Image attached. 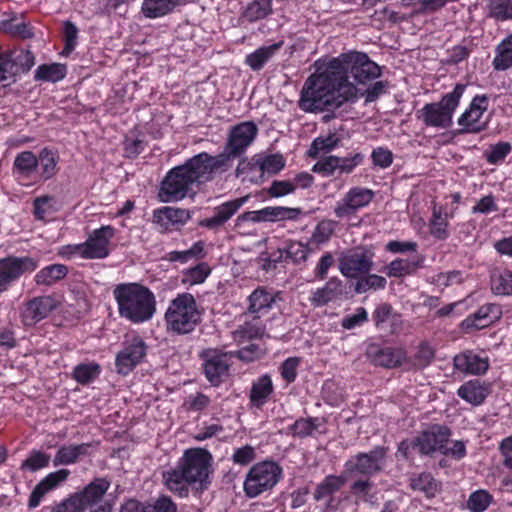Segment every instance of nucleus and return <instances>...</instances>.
Returning <instances> with one entry per match:
<instances>
[{
	"mask_svg": "<svg viewBox=\"0 0 512 512\" xmlns=\"http://www.w3.org/2000/svg\"><path fill=\"white\" fill-rule=\"evenodd\" d=\"M419 267L420 261L398 258L387 266V275L400 278L415 273Z\"/></svg>",
	"mask_w": 512,
	"mask_h": 512,
	"instance_id": "c03bdc74",
	"label": "nucleus"
},
{
	"mask_svg": "<svg viewBox=\"0 0 512 512\" xmlns=\"http://www.w3.org/2000/svg\"><path fill=\"white\" fill-rule=\"evenodd\" d=\"M458 395L462 399L474 405L481 404L487 396V389L479 380H471L458 389Z\"/></svg>",
	"mask_w": 512,
	"mask_h": 512,
	"instance_id": "4c0bfd02",
	"label": "nucleus"
},
{
	"mask_svg": "<svg viewBox=\"0 0 512 512\" xmlns=\"http://www.w3.org/2000/svg\"><path fill=\"white\" fill-rule=\"evenodd\" d=\"M388 88L387 81H377L370 85L363 93L362 96L365 97L366 102H373L378 99V97L386 92Z\"/></svg>",
	"mask_w": 512,
	"mask_h": 512,
	"instance_id": "774afa93",
	"label": "nucleus"
},
{
	"mask_svg": "<svg viewBox=\"0 0 512 512\" xmlns=\"http://www.w3.org/2000/svg\"><path fill=\"white\" fill-rule=\"evenodd\" d=\"M466 89L465 84H457L453 91L447 93L439 102L426 104L418 111L419 118L426 126L448 128L452 124V116Z\"/></svg>",
	"mask_w": 512,
	"mask_h": 512,
	"instance_id": "39448f33",
	"label": "nucleus"
},
{
	"mask_svg": "<svg viewBox=\"0 0 512 512\" xmlns=\"http://www.w3.org/2000/svg\"><path fill=\"white\" fill-rule=\"evenodd\" d=\"M70 475L68 469H60L58 471L49 473L44 479H42L32 491L29 498V507L35 508L39 505L42 497L50 490L56 488L58 485L67 480Z\"/></svg>",
	"mask_w": 512,
	"mask_h": 512,
	"instance_id": "5701e85b",
	"label": "nucleus"
},
{
	"mask_svg": "<svg viewBox=\"0 0 512 512\" xmlns=\"http://www.w3.org/2000/svg\"><path fill=\"white\" fill-rule=\"evenodd\" d=\"M190 212L186 209L163 207L153 213V222L163 230H170L175 225H183L190 219Z\"/></svg>",
	"mask_w": 512,
	"mask_h": 512,
	"instance_id": "b1692460",
	"label": "nucleus"
},
{
	"mask_svg": "<svg viewBox=\"0 0 512 512\" xmlns=\"http://www.w3.org/2000/svg\"><path fill=\"white\" fill-rule=\"evenodd\" d=\"M203 251L202 242H196L193 246L185 251H171L167 254V260L170 262L186 263L190 259L196 258L201 255Z\"/></svg>",
	"mask_w": 512,
	"mask_h": 512,
	"instance_id": "6e6d98bb",
	"label": "nucleus"
},
{
	"mask_svg": "<svg viewBox=\"0 0 512 512\" xmlns=\"http://www.w3.org/2000/svg\"><path fill=\"white\" fill-rule=\"evenodd\" d=\"M410 487L414 491L422 492L428 498H433L438 489V483L430 473H421L417 477L411 478Z\"/></svg>",
	"mask_w": 512,
	"mask_h": 512,
	"instance_id": "37998d69",
	"label": "nucleus"
},
{
	"mask_svg": "<svg viewBox=\"0 0 512 512\" xmlns=\"http://www.w3.org/2000/svg\"><path fill=\"white\" fill-rule=\"evenodd\" d=\"M512 66V33L496 47L493 59L495 70L504 71Z\"/></svg>",
	"mask_w": 512,
	"mask_h": 512,
	"instance_id": "ea45409f",
	"label": "nucleus"
},
{
	"mask_svg": "<svg viewBox=\"0 0 512 512\" xmlns=\"http://www.w3.org/2000/svg\"><path fill=\"white\" fill-rule=\"evenodd\" d=\"M388 448L377 446L368 453H358L345 463V469L350 473L371 476L383 471Z\"/></svg>",
	"mask_w": 512,
	"mask_h": 512,
	"instance_id": "9b49d317",
	"label": "nucleus"
},
{
	"mask_svg": "<svg viewBox=\"0 0 512 512\" xmlns=\"http://www.w3.org/2000/svg\"><path fill=\"white\" fill-rule=\"evenodd\" d=\"M371 157L373 164L381 168L389 167L393 161L392 152L382 147L374 149Z\"/></svg>",
	"mask_w": 512,
	"mask_h": 512,
	"instance_id": "338daca9",
	"label": "nucleus"
},
{
	"mask_svg": "<svg viewBox=\"0 0 512 512\" xmlns=\"http://www.w3.org/2000/svg\"><path fill=\"white\" fill-rule=\"evenodd\" d=\"M344 293L343 281L337 277L330 278L324 287L317 289L311 302L315 306H324L327 303L341 297Z\"/></svg>",
	"mask_w": 512,
	"mask_h": 512,
	"instance_id": "c85d7f7f",
	"label": "nucleus"
},
{
	"mask_svg": "<svg viewBox=\"0 0 512 512\" xmlns=\"http://www.w3.org/2000/svg\"><path fill=\"white\" fill-rule=\"evenodd\" d=\"M318 161L314 164L312 171L321 174L324 177L332 176L338 171L339 157L334 155H321L317 157Z\"/></svg>",
	"mask_w": 512,
	"mask_h": 512,
	"instance_id": "8fccbe9b",
	"label": "nucleus"
},
{
	"mask_svg": "<svg viewBox=\"0 0 512 512\" xmlns=\"http://www.w3.org/2000/svg\"><path fill=\"white\" fill-rule=\"evenodd\" d=\"M271 12V0H253L245 9L242 17L249 22L265 18Z\"/></svg>",
	"mask_w": 512,
	"mask_h": 512,
	"instance_id": "a18cd8bd",
	"label": "nucleus"
},
{
	"mask_svg": "<svg viewBox=\"0 0 512 512\" xmlns=\"http://www.w3.org/2000/svg\"><path fill=\"white\" fill-rule=\"evenodd\" d=\"M146 344L135 337L116 356V367L120 374H128L146 355Z\"/></svg>",
	"mask_w": 512,
	"mask_h": 512,
	"instance_id": "f3484780",
	"label": "nucleus"
},
{
	"mask_svg": "<svg viewBox=\"0 0 512 512\" xmlns=\"http://www.w3.org/2000/svg\"><path fill=\"white\" fill-rule=\"evenodd\" d=\"M491 289L497 295H512V272L504 270L493 273L491 276Z\"/></svg>",
	"mask_w": 512,
	"mask_h": 512,
	"instance_id": "49530a36",
	"label": "nucleus"
},
{
	"mask_svg": "<svg viewBox=\"0 0 512 512\" xmlns=\"http://www.w3.org/2000/svg\"><path fill=\"white\" fill-rule=\"evenodd\" d=\"M14 167L19 174L30 176L38 167V158L31 151L21 152L14 160Z\"/></svg>",
	"mask_w": 512,
	"mask_h": 512,
	"instance_id": "de8ad7c7",
	"label": "nucleus"
},
{
	"mask_svg": "<svg viewBox=\"0 0 512 512\" xmlns=\"http://www.w3.org/2000/svg\"><path fill=\"white\" fill-rule=\"evenodd\" d=\"M356 282L353 285V290L356 294H365L370 291H377L385 289L387 280L385 277L371 274H361L355 278Z\"/></svg>",
	"mask_w": 512,
	"mask_h": 512,
	"instance_id": "c9c22d12",
	"label": "nucleus"
},
{
	"mask_svg": "<svg viewBox=\"0 0 512 512\" xmlns=\"http://www.w3.org/2000/svg\"><path fill=\"white\" fill-rule=\"evenodd\" d=\"M50 457L43 452L33 451L29 457L23 462L22 467H26L31 471H36L49 464Z\"/></svg>",
	"mask_w": 512,
	"mask_h": 512,
	"instance_id": "bf43d9fd",
	"label": "nucleus"
},
{
	"mask_svg": "<svg viewBox=\"0 0 512 512\" xmlns=\"http://www.w3.org/2000/svg\"><path fill=\"white\" fill-rule=\"evenodd\" d=\"M5 61L9 66L8 77H12L18 73H25L35 64L34 55L28 50H7L3 52Z\"/></svg>",
	"mask_w": 512,
	"mask_h": 512,
	"instance_id": "393cba45",
	"label": "nucleus"
},
{
	"mask_svg": "<svg viewBox=\"0 0 512 512\" xmlns=\"http://www.w3.org/2000/svg\"><path fill=\"white\" fill-rule=\"evenodd\" d=\"M210 274V268L207 263H200L184 273L182 282L184 284L195 285L205 281Z\"/></svg>",
	"mask_w": 512,
	"mask_h": 512,
	"instance_id": "864d4df0",
	"label": "nucleus"
},
{
	"mask_svg": "<svg viewBox=\"0 0 512 512\" xmlns=\"http://www.w3.org/2000/svg\"><path fill=\"white\" fill-rule=\"evenodd\" d=\"M68 273V268L62 264H52L41 269L35 276L39 285L50 286L63 279Z\"/></svg>",
	"mask_w": 512,
	"mask_h": 512,
	"instance_id": "58836bf2",
	"label": "nucleus"
},
{
	"mask_svg": "<svg viewBox=\"0 0 512 512\" xmlns=\"http://www.w3.org/2000/svg\"><path fill=\"white\" fill-rule=\"evenodd\" d=\"M441 454L450 456L454 459L460 460L466 455V447L464 442L462 441H452L447 442L443 445V449L441 450Z\"/></svg>",
	"mask_w": 512,
	"mask_h": 512,
	"instance_id": "e2e57ef3",
	"label": "nucleus"
},
{
	"mask_svg": "<svg viewBox=\"0 0 512 512\" xmlns=\"http://www.w3.org/2000/svg\"><path fill=\"white\" fill-rule=\"evenodd\" d=\"M374 194L372 190L361 187H354L350 189L341 202H338L334 209V213L338 218H344L352 215L359 208L368 205Z\"/></svg>",
	"mask_w": 512,
	"mask_h": 512,
	"instance_id": "dca6fc26",
	"label": "nucleus"
},
{
	"mask_svg": "<svg viewBox=\"0 0 512 512\" xmlns=\"http://www.w3.org/2000/svg\"><path fill=\"white\" fill-rule=\"evenodd\" d=\"M367 355L375 365L385 368L397 367L401 365L405 358V354L401 349L391 347L380 348L375 344L368 346Z\"/></svg>",
	"mask_w": 512,
	"mask_h": 512,
	"instance_id": "4be33fe9",
	"label": "nucleus"
},
{
	"mask_svg": "<svg viewBox=\"0 0 512 512\" xmlns=\"http://www.w3.org/2000/svg\"><path fill=\"white\" fill-rule=\"evenodd\" d=\"M59 305L60 301L53 295L34 297L22 309V322L26 326H33L47 318Z\"/></svg>",
	"mask_w": 512,
	"mask_h": 512,
	"instance_id": "2eb2a0df",
	"label": "nucleus"
},
{
	"mask_svg": "<svg viewBox=\"0 0 512 512\" xmlns=\"http://www.w3.org/2000/svg\"><path fill=\"white\" fill-rule=\"evenodd\" d=\"M491 499L492 497L488 492L478 490L469 496L467 508L471 512H483L489 506Z\"/></svg>",
	"mask_w": 512,
	"mask_h": 512,
	"instance_id": "5fc2aeb1",
	"label": "nucleus"
},
{
	"mask_svg": "<svg viewBox=\"0 0 512 512\" xmlns=\"http://www.w3.org/2000/svg\"><path fill=\"white\" fill-rule=\"evenodd\" d=\"M500 315L501 309L498 305L486 304L481 306L472 316L468 317L464 321V324H466L467 327L480 329L499 319Z\"/></svg>",
	"mask_w": 512,
	"mask_h": 512,
	"instance_id": "473e14b6",
	"label": "nucleus"
},
{
	"mask_svg": "<svg viewBox=\"0 0 512 512\" xmlns=\"http://www.w3.org/2000/svg\"><path fill=\"white\" fill-rule=\"evenodd\" d=\"M283 300L280 296V293H271L267 291L265 288H257L250 296H249V307L248 311L245 314V317H249V315H255L261 312H267L269 308L273 304L277 302V300Z\"/></svg>",
	"mask_w": 512,
	"mask_h": 512,
	"instance_id": "cd10ccee",
	"label": "nucleus"
},
{
	"mask_svg": "<svg viewBox=\"0 0 512 512\" xmlns=\"http://www.w3.org/2000/svg\"><path fill=\"white\" fill-rule=\"evenodd\" d=\"M37 262L31 257H6L0 259V295L22 274L32 272Z\"/></svg>",
	"mask_w": 512,
	"mask_h": 512,
	"instance_id": "ddd939ff",
	"label": "nucleus"
},
{
	"mask_svg": "<svg viewBox=\"0 0 512 512\" xmlns=\"http://www.w3.org/2000/svg\"><path fill=\"white\" fill-rule=\"evenodd\" d=\"M265 353V349L260 345L251 343L240 350L237 351V356L239 359L251 362L257 359L260 355Z\"/></svg>",
	"mask_w": 512,
	"mask_h": 512,
	"instance_id": "0e129e2a",
	"label": "nucleus"
},
{
	"mask_svg": "<svg viewBox=\"0 0 512 512\" xmlns=\"http://www.w3.org/2000/svg\"><path fill=\"white\" fill-rule=\"evenodd\" d=\"M488 108L486 95H477L473 98L469 108L460 116L458 124L463 127V132L478 133L485 129V124L479 122L483 113Z\"/></svg>",
	"mask_w": 512,
	"mask_h": 512,
	"instance_id": "6ab92c4d",
	"label": "nucleus"
},
{
	"mask_svg": "<svg viewBox=\"0 0 512 512\" xmlns=\"http://www.w3.org/2000/svg\"><path fill=\"white\" fill-rule=\"evenodd\" d=\"M143 512H177V505L170 497L161 495L153 504L146 506Z\"/></svg>",
	"mask_w": 512,
	"mask_h": 512,
	"instance_id": "13d9d810",
	"label": "nucleus"
},
{
	"mask_svg": "<svg viewBox=\"0 0 512 512\" xmlns=\"http://www.w3.org/2000/svg\"><path fill=\"white\" fill-rule=\"evenodd\" d=\"M247 196L225 202L214 209V215L204 219L200 225L209 229H217L223 226L246 202Z\"/></svg>",
	"mask_w": 512,
	"mask_h": 512,
	"instance_id": "412c9836",
	"label": "nucleus"
},
{
	"mask_svg": "<svg viewBox=\"0 0 512 512\" xmlns=\"http://www.w3.org/2000/svg\"><path fill=\"white\" fill-rule=\"evenodd\" d=\"M38 166L41 167V175L44 179L51 178L56 173L57 159L55 154L44 148L38 157Z\"/></svg>",
	"mask_w": 512,
	"mask_h": 512,
	"instance_id": "603ef678",
	"label": "nucleus"
},
{
	"mask_svg": "<svg viewBox=\"0 0 512 512\" xmlns=\"http://www.w3.org/2000/svg\"><path fill=\"white\" fill-rule=\"evenodd\" d=\"M283 41L273 43L268 46H262L253 53L248 54L245 63L254 71L260 70L275 55L283 45Z\"/></svg>",
	"mask_w": 512,
	"mask_h": 512,
	"instance_id": "72a5a7b5",
	"label": "nucleus"
},
{
	"mask_svg": "<svg viewBox=\"0 0 512 512\" xmlns=\"http://www.w3.org/2000/svg\"><path fill=\"white\" fill-rule=\"evenodd\" d=\"M110 487L109 481L105 478H97L89 483L82 491L73 496L77 502L80 512L92 509L102 504L104 494Z\"/></svg>",
	"mask_w": 512,
	"mask_h": 512,
	"instance_id": "a211bd4d",
	"label": "nucleus"
},
{
	"mask_svg": "<svg viewBox=\"0 0 512 512\" xmlns=\"http://www.w3.org/2000/svg\"><path fill=\"white\" fill-rule=\"evenodd\" d=\"M258 134V127L252 121L241 122L230 129L224 151L212 159L221 160L219 170H225L230 158L240 156L253 143Z\"/></svg>",
	"mask_w": 512,
	"mask_h": 512,
	"instance_id": "423d86ee",
	"label": "nucleus"
},
{
	"mask_svg": "<svg viewBox=\"0 0 512 512\" xmlns=\"http://www.w3.org/2000/svg\"><path fill=\"white\" fill-rule=\"evenodd\" d=\"M251 320H246L235 331H233V339L238 344H243L249 340L261 338L264 335L265 327L259 320L258 315H250Z\"/></svg>",
	"mask_w": 512,
	"mask_h": 512,
	"instance_id": "c756f323",
	"label": "nucleus"
},
{
	"mask_svg": "<svg viewBox=\"0 0 512 512\" xmlns=\"http://www.w3.org/2000/svg\"><path fill=\"white\" fill-rule=\"evenodd\" d=\"M317 74L305 82L299 106L309 112H333L346 102H354L357 84H366L381 75L380 67L362 52L342 53L328 62L317 61Z\"/></svg>",
	"mask_w": 512,
	"mask_h": 512,
	"instance_id": "f257e3e1",
	"label": "nucleus"
},
{
	"mask_svg": "<svg viewBox=\"0 0 512 512\" xmlns=\"http://www.w3.org/2000/svg\"><path fill=\"white\" fill-rule=\"evenodd\" d=\"M451 430L443 425L434 424L422 431L413 439V445L422 455H430L436 451L441 453L443 445L448 442Z\"/></svg>",
	"mask_w": 512,
	"mask_h": 512,
	"instance_id": "4468645a",
	"label": "nucleus"
},
{
	"mask_svg": "<svg viewBox=\"0 0 512 512\" xmlns=\"http://www.w3.org/2000/svg\"><path fill=\"white\" fill-rule=\"evenodd\" d=\"M112 226H102L93 231L86 242L75 247V251L85 259H103L109 255L108 245L114 236Z\"/></svg>",
	"mask_w": 512,
	"mask_h": 512,
	"instance_id": "f8f14e48",
	"label": "nucleus"
},
{
	"mask_svg": "<svg viewBox=\"0 0 512 512\" xmlns=\"http://www.w3.org/2000/svg\"><path fill=\"white\" fill-rule=\"evenodd\" d=\"M374 256L373 250L365 246L345 250L338 258V269L344 277L355 279L372 270Z\"/></svg>",
	"mask_w": 512,
	"mask_h": 512,
	"instance_id": "1a4fd4ad",
	"label": "nucleus"
},
{
	"mask_svg": "<svg viewBox=\"0 0 512 512\" xmlns=\"http://www.w3.org/2000/svg\"><path fill=\"white\" fill-rule=\"evenodd\" d=\"M511 144L508 142H499L490 147L489 151L485 152V158L489 164H498L502 162L506 156L511 152Z\"/></svg>",
	"mask_w": 512,
	"mask_h": 512,
	"instance_id": "4d7b16f0",
	"label": "nucleus"
},
{
	"mask_svg": "<svg viewBox=\"0 0 512 512\" xmlns=\"http://www.w3.org/2000/svg\"><path fill=\"white\" fill-rule=\"evenodd\" d=\"M347 482L345 475H328L320 482L314 492L315 500L327 499V506L332 507V495L339 491Z\"/></svg>",
	"mask_w": 512,
	"mask_h": 512,
	"instance_id": "7c9ffc66",
	"label": "nucleus"
},
{
	"mask_svg": "<svg viewBox=\"0 0 512 512\" xmlns=\"http://www.w3.org/2000/svg\"><path fill=\"white\" fill-rule=\"evenodd\" d=\"M339 143L340 138L335 133H330L326 137H318L312 142L308 154L311 158L315 159L331 152Z\"/></svg>",
	"mask_w": 512,
	"mask_h": 512,
	"instance_id": "a19ab883",
	"label": "nucleus"
},
{
	"mask_svg": "<svg viewBox=\"0 0 512 512\" xmlns=\"http://www.w3.org/2000/svg\"><path fill=\"white\" fill-rule=\"evenodd\" d=\"M434 356V350L428 344H421L415 354V365L426 367L432 362Z\"/></svg>",
	"mask_w": 512,
	"mask_h": 512,
	"instance_id": "69168bd1",
	"label": "nucleus"
},
{
	"mask_svg": "<svg viewBox=\"0 0 512 512\" xmlns=\"http://www.w3.org/2000/svg\"><path fill=\"white\" fill-rule=\"evenodd\" d=\"M202 358L206 378L212 384H219L222 378L228 374L230 363L227 354L217 350H208L202 354Z\"/></svg>",
	"mask_w": 512,
	"mask_h": 512,
	"instance_id": "aec40b11",
	"label": "nucleus"
},
{
	"mask_svg": "<svg viewBox=\"0 0 512 512\" xmlns=\"http://www.w3.org/2000/svg\"><path fill=\"white\" fill-rule=\"evenodd\" d=\"M489 15L497 21L512 20V0H489Z\"/></svg>",
	"mask_w": 512,
	"mask_h": 512,
	"instance_id": "09e8293b",
	"label": "nucleus"
},
{
	"mask_svg": "<svg viewBox=\"0 0 512 512\" xmlns=\"http://www.w3.org/2000/svg\"><path fill=\"white\" fill-rule=\"evenodd\" d=\"M200 321L201 312L190 293L179 294L171 301L165 313L167 330L177 335L193 332Z\"/></svg>",
	"mask_w": 512,
	"mask_h": 512,
	"instance_id": "20e7f679",
	"label": "nucleus"
},
{
	"mask_svg": "<svg viewBox=\"0 0 512 512\" xmlns=\"http://www.w3.org/2000/svg\"><path fill=\"white\" fill-rule=\"evenodd\" d=\"M368 320V313L365 308L358 307L355 314L347 315L342 319L341 325L344 329L351 330L360 326Z\"/></svg>",
	"mask_w": 512,
	"mask_h": 512,
	"instance_id": "052dcab7",
	"label": "nucleus"
},
{
	"mask_svg": "<svg viewBox=\"0 0 512 512\" xmlns=\"http://www.w3.org/2000/svg\"><path fill=\"white\" fill-rule=\"evenodd\" d=\"M364 159V155L361 153H355L353 156L339 157L338 172L340 174H349L357 166H359Z\"/></svg>",
	"mask_w": 512,
	"mask_h": 512,
	"instance_id": "680f3d73",
	"label": "nucleus"
},
{
	"mask_svg": "<svg viewBox=\"0 0 512 512\" xmlns=\"http://www.w3.org/2000/svg\"><path fill=\"white\" fill-rule=\"evenodd\" d=\"M185 2L186 0H144L141 12L146 18L155 19L171 13Z\"/></svg>",
	"mask_w": 512,
	"mask_h": 512,
	"instance_id": "2f4dec72",
	"label": "nucleus"
},
{
	"mask_svg": "<svg viewBox=\"0 0 512 512\" xmlns=\"http://www.w3.org/2000/svg\"><path fill=\"white\" fill-rule=\"evenodd\" d=\"M282 469L275 462L263 461L248 471L244 481V491L249 497H256L273 488L279 481Z\"/></svg>",
	"mask_w": 512,
	"mask_h": 512,
	"instance_id": "0eeeda50",
	"label": "nucleus"
},
{
	"mask_svg": "<svg viewBox=\"0 0 512 512\" xmlns=\"http://www.w3.org/2000/svg\"><path fill=\"white\" fill-rule=\"evenodd\" d=\"M285 158L279 153L257 154L249 161L241 160L237 166V174L250 175L253 182L263 181L265 176H272L285 167Z\"/></svg>",
	"mask_w": 512,
	"mask_h": 512,
	"instance_id": "6e6552de",
	"label": "nucleus"
},
{
	"mask_svg": "<svg viewBox=\"0 0 512 512\" xmlns=\"http://www.w3.org/2000/svg\"><path fill=\"white\" fill-rule=\"evenodd\" d=\"M90 448L89 444H79V445H64L61 446L53 459V465H69L75 463L80 456L86 455L88 453V449Z\"/></svg>",
	"mask_w": 512,
	"mask_h": 512,
	"instance_id": "f704fd0d",
	"label": "nucleus"
},
{
	"mask_svg": "<svg viewBox=\"0 0 512 512\" xmlns=\"http://www.w3.org/2000/svg\"><path fill=\"white\" fill-rule=\"evenodd\" d=\"M120 316L132 323L150 320L156 312V300L149 288L138 283L119 284L113 291Z\"/></svg>",
	"mask_w": 512,
	"mask_h": 512,
	"instance_id": "7ed1b4c3",
	"label": "nucleus"
},
{
	"mask_svg": "<svg viewBox=\"0 0 512 512\" xmlns=\"http://www.w3.org/2000/svg\"><path fill=\"white\" fill-rule=\"evenodd\" d=\"M212 460L211 454L201 448L186 450L178 465L192 484L199 483L203 487L209 475Z\"/></svg>",
	"mask_w": 512,
	"mask_h": 512,
	"instance_id": "9d476101",
	"label": "nucleus"
},
{
	"mask_svg": "<svg viewBox=\"0 0 512 512\" xmlns=\"http://www.w3.org/2000/svg\"><path fill=\"white\" fill-rule=\"evenodd\" d=\"M272 393V381L268 375L258 378L250 390V402L254 407L260 408L264 405Z\"/></svg>",
	"mask_w": 512,
	"mask_h": 512,
	"instance_id": "e433bc0d",
	"label": "nucleus"
},
{
	"mask_svg": "<svg viewBox=\"0 0 512 512\" xmlns=\"http://www.w3.org/2000/svg\"><path fill=\"white\" fill-rule=\"evenodd\" d=\"M66 75V66L60 63L43 64L38 66L34 78L37 81L57 82Z\"/></svg>",
	"mask_w": 512,
	"mask_h": 512,
	"instance_id": "79ce46f5",
	"label": "nucleus"
},
{
	"mask_svg": "<svg viewBox=\"0 0 512 512\" xmlns=\"http://www.w3.org/2000/svg\"><path fill=\"white\" fill-rule=\"evenodd\" d=\"M453 363L457 370L475 375L485 373L489 367L487 359L481 358L471 351L456 355Z\"/></svg>",
	"mask_w": 512,
	"mask_h": 512,
	"instance_id": "a878e982",
	"label": "nucleus"
},
{
	"mask_svg": "<svg viewBox=\"0 0 512 512\" xmlns=\"http://www.w3.org/2000/svg\"><path fill=\"white\" fill-rule=\"evenodd\" d=\"M100 373V366L95 363L79 364L74 368L73 377L80 384H88Z\"/></svg>",
	"mask_w": 512,
	"mask_h": 512,
	"instance_id": "3c124183",
	"label": "nucleus"
},
{
	"mask_svg": "<svg viewBox=\"0 0 512 512\" xmlns=\"http://www.w3.org/2000/svg\"><path fill=\"white\" fill-rule=\"evenodd\" d=\"M162 478L166 488L180 497H187L189 486L193 485L179 465L164 471Z\"/></svg>",
	"mask_w": 512,
	"mask_h": 512,
	"instance_id": "bb28decb",
	"label": "nucleus"
},
{
	"mask_svg": "<svg viewBox=\"0 0 512 512\" xmlns=\"http://www.w3.org/2000/svg\"><path fill=\"white\" fill-rule=\"evenodd\" d=\"M221 160L212 159L206 152L188 159L183 165L171 169L161 183L159 196L163 202L178 201L185 198L194 186L212 180L219 170Z\"/></svg>",
	"mask_w": 512,
	"mask_h": 512,
	"instance_id": "f03ea898",
	"label": "nucleus"
}]
</instances>
